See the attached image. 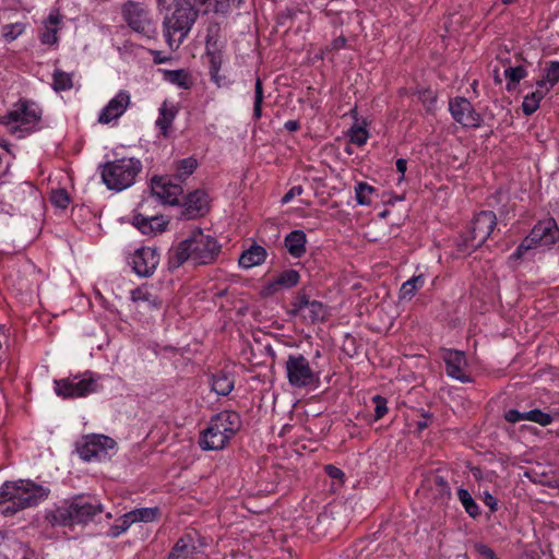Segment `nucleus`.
<instances>
[{"instance_id":"obj_35","label":"nucleus","mask_w":559,"mask_h":559,"mask_svg":"<svg viewBox=\"0 0 559 559\" xmlns=\"http://www.w3.org/2000/svg\"><path fill=\"white\" fill-rule=\"evenodd\" d=\"M198 166V162L193 157L180 159L175 165V177L179 180H185L193 174Z\"/></svg>"},{"instance_id":"obj_62","label":"nucleus","mask_w":559,"mask_h":559,"mask_svg":"<svg viewBox=\"0 0 559 559\" xmlns=\"http://www.w3.org/2000/svg\"><path fill=\"white\" fill-rule=\"evenodd\" d=\"M171 0H157L159 7L168 9Z\"/></svg>"},{"instance_id":"obj_24","label":"nucleus","mask_w":559,"mask_h":559,"mask_svg":"<svg viewBox=\"0 0 559 559\" xmlns=\"http://www.w3.org/2000/svg\"><path fill=\"white\" fill-rule=\"evenodd\" d=\"M307 237L305 231L296 229L285 237V247L294 258H300L306 252Z\"/></svg>"},{"instance_id":"obj_2","label":"nucleus","mask_w":559,"mask_h":559,"mask_svg":"<svg viewBox=\"0 0 559 559\" xmlns=\"http://www.w3.org/2000/svg\"><path fill=\"white\" fill-rule=\"evenodd\" d=\"M221 252V245L211 235L201 229H194L190 236L182 240L171 252L170 263L180 266L187 261L194 264H210L214 262Z\"/></svg>"},{"instance_id":"obj_60","label":"nucleus","mask_w":559,"mask_h":559,"mask_svg":"<svg viewBox=\"0 0 559 559\" xmlns=\"http://www.w3.org/2000/svg\"><path fill=\"white\" fill-rule=\"evenodd\" d=\"M298 128H299V123L296 120H288L285 122V129L290 132L298 130Z\"/></svg>"},{"instance_id":"obj_16","label":"nucleus","mask_w":559,"mask_h":559,"mask_svg":"<svg viewBox=\"0 0 559 559\" xmlns=\"http://www.w3.org/2000/svg\"><path fill=\"white\" fill-rule=\"evenodd\" d=\"M131 263L138 275L147 277L156 270L159 263V254L155 248L142 247L133 253Z\"/></svg>"},{"instance_id":"obj_4","label":"nucleus","mask_w":559,"mask_h":559,"mask_svg":"<svg viewBox=\"0 0 559 559\" xmlns=\"http://www.w3.org/2000/svg\"><path fill=\"white\" fill-rule=\"evenodd\" d=\"M240 416L236 412L224 411L212 417L206 429L200 437V447L207 451L225 448L229 440L240 429Z\"/></svg>"},{"instance_id":"obj_48","label":"nucleus","mask_w":559,"mask_h":559,"mask_svg":"<svg viewBox=\"0 0 559 559\" xmlns=\"http://www.w3.org/2000/svg\"><path fill=\"white\" fill-rule=\"evenodd\" d=\"M312 300H309V298L305 295H299L295 298L293 302L294 311L301 316L304 313V310Z\"/></svg>"},{"instance_id":"obj_37","label":"nucleus","mask_w":559,"mask_h":559,"mask_svg":"<svg viewBox=\"0 0 559 559\" xmlns=\"http://www.w3.org/2000/svg\"><path fill=\"white\" fill-rule=\"evenodd\" d=\"M52 87L57 92L71 90L73 87L72 74L56 70L52 74Z\"/></svg>"},{"instance_id":"obj_31","label":"nucleus","mask_w":559,"mask_h":559,"mask_svg":"<svg viewBox=\"0 0 559 559\" xmlns=\"http://www.w3.org/2000/svg\"><path fill=\"white\" fill-rule=\"evenodd\" d=\"M131 300L133 302L143 304L147 308H157L160 305L159 299L146 286L133 289L131 292Z\"/></svg>"},{"instance_id":"obj_42","label":"nucleus","mask_w":559,"mask_h":559,"mask_svg":"<svg viewBox=\"0 0 559 559\" xmlns=\"http://www.w3.org/2000/svg\"><path fill=\"white\" fill-rule=\"evenodd\" d=\"M526 420L533 421L543 427H546L552 423L554 417L548 413H545L540 409L535 408V409L526 412Z\"/></svg>"},{"instance_id":"obj_18","label":"nucleus","mask_w":559,"mask_h":559,"mask_svg":"<svg viewBox=\"0 0 559 559\" xmlns=\"http://www.w3.org/2000/svg\"><path fill=\"white\" fill-rule=\"evenodd\" d=\"M210 195L204 190L189 193L183 203V215L188 219L205 215L210 210Z\"/></svg>"},{"instance_id":"obj_49","label":"nucleus","mask_w":559,"mask_h":559,"mask_svg":"<svg viewBox=\"0 0 559 559\" xmlns=\"http://www.w3.org/2000/svg\"><path fill=\"white\" fill-rule=\"evenodd\" d=\"M210 71H221L223 57L219 52H209Z\"/></svg>"},{"instance_id":"obj_58","label":"nucleus","mask_w":559,"mask_h":559,"mask_svg":"<svg viewBox=\"0 0 559 559\" xmlns=\"http://www.w3.org/2000/svg\"><path fill=\"white\" fill-rule=\"evenodd\" d=\"M185 5H188L191 9L197 11V14L201 12V1L202 0H181Z\"/></svg>"},{"instance_id":"obj_52","label":"nucleus","mask_w":559,"mask_h":559,"mask_svg":"<svg viewBox=\"0 0 559 559\" xmlns=\"http://www.w3.org/2000/svg\"><path fill=\"white\" fill-rule=\"evenodd\" d=\"M210 75L212 81L218 86V87H225L229 85V81L219 73V71H210Z\"/></svg>"},{"instance_id":"obj_29","label":"nucleus","mask_w":559,"mask_h":559,"mask_svg":"<svg viewBox=\"0 0 559 559\" xmlns=\"http://www.w3.org/2000/svg\"><path fill=\"white\" fill-rule=\"evenodd\" d=\"M559 82V61H549L546 63L545 75L537 80L535 85L538 87H546L551 91L552 87Z\"/></svg>"},{"instance_id":"obj_57","label":"nucleus","mask_w":559,"mask_h":559,"mask_svg":"<svg viewBox=\"0 0 559 559\" xmlns=\"http://www.w3.org/2000/svg\"><path fill=\"white\" fill-rule=\"evenodd\" d=\"M346 45V38L344 36H338L334 38L331 43V48L334 50H340L344 48Z\"/></svg>"},{"instance_id":"obj_14","label":"nucleus","mask_w":559,"mask_h":559,"mask_svg":"<svg viewBox=\"0 0 559 559\" xmlns=\"http://www.w3.org/2000/svg\"><path fill=\"white\" fill-rule=\"evenodd\" d=\"M452 118L464 128H478L481 124V116L474 109L465 97H455L449 103Z\"/></svg>"},{"instance_id":"obj_53","label":"nucleus","mask_w":559,"mask_h":559,"mask_svg":"<svg viewBox=\"0 0 559 559\" xmlns=\"http://www.w3.org/2000/svg\"><path fill=\"white\" fill-rule=\"evenodd\" d=\"M483 500H484V503L487 507H489V509L491 511H496L498 509V501H497V499L491 493H489L488 491L484 492Z\"/></svg>"},{"instance_id":"obj_19","label":"nucleus","mask_w":559,"mask_h":559,"mask_svg":"<svg viewBox=\"0 0 559 559\" xmlns=\"http://www.w3.org/2000/svg\"><path fill=\"white\" fill-rule=\"evenodd\" d=\"M447 374L461 382H468L469 377L466 374V358L463 352L448 349L443 355Z\"/></svg>"},{"instance_id":"obj_41","label":"nucleus","mask_w":559,"mask_h":559,"mask_svg":"<svg viewBox=\"0 0 559 559\" xmlns=\"http://www.w3.org/2000/svg\"><path fill=\"white\" fill-rule=\"evenodd\" d=\"M133 523H135V522H134V520H133V518H132L130 512L123 514L122 516H120L118 519L117 523L110 527L111 536L118 537L119 535H121L122 533L128 531V528Z\"/></svg>"},{"instance_id":"obj_32","label":"nucleus","mask_w":559,"mask_h":559,"mask_svg":"<svg viewBox=\"0 0 559 559\" xmlns=\"http://www.w3.org/2000/svg\"><path fill=\"white\" fill-rule=\"evenodd\" d=\"M234 389V380L230 376L219 372L212 377V390L217 394L225 396Z\"/></svg>"},{"instance_id":"obj_6","label":"nucleus","mask_w":559,"mask_h":559,"mask_svg":"<svg viewBox=\"0 0 559 559\" xmlns=\"http://www.w3.org/2000/svg\"><path fill=\"white\" fill-rule=\"evenodd\" d=\"M197 11L185 5L181 1L174 13L164 21L166 41L171 50L182 44L197 20Z\"/></svg>"},{"instance_id":"obj_20","label":"nucleus","mask_w":559,"mask_h":559,"mask_svg":"<svg viewBox=\"0 0 559 559\" xmlns=\"http://www.w3.org/2000/svg\"><path fill=\"white\" fill-rule=\"evenodd\" d=\"M299 280L298 271L293 269L284 270L264 285L263 294L271 296L281 290L293 288L299 283Z\"/></svg>"},{"instance_id":"obj_25","label":"nucleus","mask_w":559,"mask_h":559,"mask_svg":"<svg viewBox=\"0 0 559 559\" xmlns=\"http://www.w3.org/2000/svg\"><path fill=\"white\" fill-rule=\"evenodd\" d=\"M194 552V540L191 535H186L176 543L168 559H193Z\"/></svg>"},{"instance_id":"obj_9","label":"nucleus","mask_w":559,"mask_h":559,"mask_svg":"<svg viewBox=\"0 0 559 559\" xmlns=\"http://www.w3.org/2000/svg\"><path fill=\"white\" fill-rule=\"evenodd\" d=\"M41 117V110L33 102H19L3 117V123L12 131H29L35 128Z\"/></svg>"},{"instance_id":"obj_33","label":"nucleus","mask_w":559,"mask_h":559,"mask_svg":"<svg viewBox=\"0 0 559 559\" xmlns=\"http://www.w3.org/2000/svg\"><path fill=\"white\" fill-rule=\"evenodd\" d=\"M507 90L513 91L523 79L527 76V70L523 66L509 67L504 70Z\"/></svg>"},{"instance_id":"obj_17","label":"nucleus","mask_w":559,"mask_h":559,"mask_svg":"<svg viewBox=\"0 0 559 559\" xmlns=\"http://www.w3.org/2000/svg\"><path fill=\"white\" fill-rule=\"evenodd\" d=\"M131 103V95L128 91H119L102 109L98 116L100 123H110L111 121L120 118L127 110Z\"/></svg>"},{"instance_id":"obj_21","label":"nucleus","mask_w":559,"mask_h":559,"mask_svg":"<svg viewBox=\"0 0 559 559\" xmlns=\"http://www.w3.org/2000/svg\"><path fill=\"white\" fill-rule=\"evenodd\" d=\"M62 24V15L58 10H52L43 23L39 40L43 45H56L58 43V31Z\"/></svg>"},{"instance_id":"obj_36","label":"nucleus","mask_w":559,"mask_h":559,"mask_svg":"<svg viewBox=\"0 0 559 559\" xmlns=\"http://www.w3.org/2000/svg\"><path fill=\"white\" fill-rule=\"evenodd\" d=\"M326 314V309L322 302L312 300L309 306H307L304 310L301 317L306 320H310L311 322L321 321L324 319Z\"/></svg>"},{"instance_id":"obj_44","label":"nucleus","mask_w":559,"mask_h":559,"mask_svg":"<svg viewBox=\"0 0 559 559\" xmlns=\"http://www.w3.org/2000/svg\"><path fill=\"white\" fill-rule=\"evenodd\" d=\"M348 136L352 143L361 146L367 142L369 134L365 127L356 124L348 131Z\"/></svg>"},{"instance_id":"obj_8","label":"nucleus","mask_w":559,"mask_h":559,"mask_svg":"<svg viewBox=\"0 0 559 559\" xmlns=\"http://www.w3.org/2000/svg\"><path fill=\"white\" fill-rule=\"evenodd\" d=\"M100 376L85 372L55 381V392L63 399L83 397L99 390Z\"/></svg>"},{"instance_id":"obj_12","label":"nucleus","mask_w":559,"mask_h":559,"mask_svg":"<svg viewBox=\"0 0 559 559\" xmlns=\"http://www.w3.org/2000/svg\"><path fill=\"white\" fill-rule=\"evenodd\" d=\"M122 13L127 24L135 33L147 38H152L156 34L155 22L143 4L128 2L123 5Z\"/></svg>"},{"instance_id":"obj_1","label":"nucleus","mask_w":559,"mask_h":559,"mask_svg":"<svg viewBox=\"0 0 559 559\" xmlns=\"http://www.w3.org/2000/svg\"><path fill=\"white\" fill-rule=\"evenodd\" d=\"M50 489L31 479L4 481L0 486V514L12 516L45 501Z\"/></svg>"},{"instance_id":"obj_47","label":"nucleus","mask_w":559,"mask_h":559,"mask_svg":"<svg viewBox=\"0 0 559 559\" xmlns=\"http://www.w3.org/2000/svg\"><path fill=\"white\" fill-rule=\"evenodd\" d=\"M372 402L374 403V419H381L388 412L386 400L380 395H374L372 397Z\"/></svg>"},{"instance_id":"obj_61","label":"nucleus","mask_w":559,"mask_h":559,"mask_svg":"<svg viewBox=\"0 0 559 559\" xmlns=\"http://www.w3.org/2000/svg\"><path fill=\"white\" fill-rule=\"evenodd\" d=\"M480 552H481V554H483L487 559H498V558L496 557L495 552H493L491 549H489V548H487V547H485V546H483V547H481Z\"/></svg>"},{"instance_id":"obj_23","label":"nucleus","mask_w":559,"mask_h":559,"mask_svg":"<svg viewBox=\"0 0 559 559\" xmlns=\"http://www.w3.org/2000/svg\"><path fill=\"white\" fill-rule=\"evenodd\" d=\"M267 252L264 247L252 245L245 250L239 257L238 264L240 267L248 270L264 263Z\"/></svg>"},{"instance_id":"obj_40","label":"nucleus","mask_w":559,"mask_h":559,"mask_svg":"<svg viewBox=\"0 0 559 559\" xmlns=\"http://www.w3.org/2000/svg\"><path fill=\"white\" fill-rule=\"evenodd\" d=\"M134 522H153L156 520L158 514L157 508H141L130 511Z\"/></svg>"},{"instance_id":"obj_50","label":"nucleus","mask_w":559,"mask_h":559,"mask_svg":"<svg viewBox=\"0 0 559 559\" xmlns=\"http://www.w3.org/2000/svg\"><path fill=\"white\" fill-rule=\"evenodd\" d=\"M504 418L507 421L515 424L522 420H526V412H519L516 409H510L506 413Z\"/></svg>"},{"instance_id":"obj_63","label":"nucleus","mask_w":559,"mask_h":559,"mask_svg":"<svg viewBox=\"0 0 559 559\" xmlns=\"http://www.w3.org/2000/svg\"><path fill=\"white\" fill-rule=\"evenodd\" d=\"M223 294H224V290H221V292H219V293H217L216 295H218V296H223Z\"/></svg>"},{"instance_id":"obj_55","label":"nucleus","mask_w":559,"mask_h":559,"mask_svg":"<svg viewBox=\"0 0 559 559\" xmlns=\"http://www.w3.org/2000/svg\"><path fill=\"white\" fill-rule=\"evenodd\" d=\"M431 423V417L429 414H423L421 419L416 423V427L419 431L425 430L429 427Z\"/></svg>"},{"instance_id":"obj_59","label":"nucleus","mask_w":559,"mask_h":559,"mask_svg":"<svg viewBox=\"0 0 559 559\" xmlns=\"http://www.w3.org/2000/svg\"><path fill=\"white\" fill-rule=\"evenodd\" d=\"M153 60L155 63L160 64L169 60L167 57H162L159 51H152Z\"/></svg>"},{"instance_id":"obj_46","label":"nucleus","mask_w":559,"mask_h":559,"mask_svg":"<svg viewBox=\"0 0 559 559\" xmlns=\"http://www.w3.org/2000/svg\"><path fill=\"white\" fill-rule=\"evenodd\" d=\"M50 200L59 209H66L70 203L69 194L63 189L52 191Z\"/></svg>"},{"instance_id":"obj_10","label":"nucleus","mask_w":559,"mask_h":559,"mask_svg":"<svg viewBox=\"0 0 559 559\" xmlns=\"http://www.w3.org/2000/svg\"><path fill=\"white\" fill-rule=\"evenodd\" d=\"M117 449V442L105 435H88L83 438L78 449L79 455L86 462L109 459Z\"/></svg>"},{"instance_id":"obj_45","label":"nucleus","mask_w":559,"mask_h":559,"mask_svg":"<svg viewBox=\"0 0 559 559\" xmlns=\"http://www.w3.org/2000/svg\"><path fill=\"white\" fill-rule=\"evenodd\" d=\"M25 31V26L22 23L8 24L2 27V35L7 41H13L21 36Z\"/></svg>"},{"instance_id":"obj_51","label":"nucleus","mask_w":559,"mask_h":559,"mask_svg":"<svg viewBox=\"0 0 559 559\" xmlns=\"http://www.w3.org/2000/svg\"><path fill=\"white\" fill-rule=\"evenodd\" d=\"M304 192V189L301 186H294L292 187L288 192L282 198V203L287 204L289 203L295 197L300 195Z\"/></svg>"},{"instance_id":"obj_56","label":"nucleus","mask_w":559,"mask_h":559,"mask_svg":"<svg viewBox=\"0 0 559 559\" xmlns=\"http://www.w3.org/2000/svg\"><path fill=\"white\" fill-rule=\"evenodd\" d=\"M396 169L401 174L399 181H402L404 179V175L407 169V160L404 158H399L396 160Z\"/></svg>"},{"instance_id":"obj_22","label":"nucleus","mask_w":559,"mask_h":559,"mask_svg":"<svg viewBox=\"0 0 559 559\" xmlns=\"http://www.w3.org/2000/svg\"><path fill=\"white\" fill-rule=\"evenodd\" d=\"M168 221L164 216H144L135 214L133 225L145 235H156L166 229Z\"/></svg>"},{"instance_id":"obj_3","label":"nucleus","mask_w":559,"mask_h":559,"mask_svg":"<svg viewBox=\"0 0 559 559\" xmlns=\"http://www.w3.org/2000/svg\"><path fill=\"white\" fill-rule=\"evenodd\" d=\"M103 506L83 497H76L71 501H64L46 511V520L52 526H73L86 524L95 515L103 512Z\"/></svg>"},{"instance_id":"obj_27","label":"nucleus","mask_w":559,"mask_h":559,"mask_svg":"<svg viewBox=\"0 0 559 559\" xmlns=\"http://www.w3.org/2000/svg\"><path fill=\"white\" fill-rule=\"evenodd\" d=\"M178 109L174 103L165 100L158 112L156 126L162 130L163 134L166 135L173 121L177 116Z\"/></svg>"},{"instance_id":"obj_15","label":"nucleus","mask_w":559,"mask_h":559,"mask_svg":"<svg viewBox=\"0 0 559 559\" xmlns=\"http://www.w3.org/2000/svg\"><path fill=\"white\" fill-rule=\"evenodd\" d=\"M151 191L153 197L162 203L174 205L178 203L182 187L173 183L168 177H154L151 181Z\"/></svg>"},{"instance_id":"obj_11","label":"nucleus","mask_w":559,"mask_h":559,"mask_svg":"<svg viewBox=\"0 0 559 559\" xmlns=\"http://www.w3.org/2000/svg\"><path fill=\"white\" fill-rule=\"evenodd\" d=\"M558 236L559 228L554 219L539 222L531 230L528 237L516 248L513 255L520 258L526 250L536 246H551L556 242Z\"/></svg>"},{"instance_id":"obj_54","label":"nucleus","mask_w":559,"mask_h":559,"mask_svg":"<svg viewBox=\"0 0 559 559\" xmlns=\"http://www.w3.org/2000/svg\"><path fill=\"white\" fill-rule=\"evenodd\" d=\"M325 472L330 477L335 478V479H342L343 475H344L340 468H337L333 465H326Z\"/></svg>"},{"instance_id":"obj_26","label":"nucleus","mask_w":559,"mask_h":559,"mask_svg":"<svg viewBox=\"0 0 559 559\" xmlns=\"http://www.w3.org/2000/svg\"><path fill=\"white\" fill-rule=\"evenodd\" d=\"M549 92L550 91L546 87H538L535 85V90L526 94L523 98L522 110L524 115L531 116L537 111L540 106V102Z\"/></svg>"},{"instance_id":"obj_38","label":"nucleus","mask_w":559,"mask_h":559,"mask_svg":"<svg viewBox=\"0 0 559 559\" xmlns=\"http://www.w3.org/2000/svg\"><path fill=\"white\" fill-rule=\"evenodd\" d=\"M457 497H459L461 503L463 504L465 511L472 518H476L477 515H479V507L474 501L473 497L471 496V493L466 489L460 488L457 490Z\"/></svg>"},{"instance_id":"obj_43","label":"nucleus","mask_w":559,"mask_h":559,"mask_svg":"<svg viewBox=\"0 0 559 559\" xmlns=\"http://www.w3.org/2000/svg\"><path fill=\"white\" fill-rule=\"evenodd\" d=\"M262 103H263V85L260 78L255 79L254 84V105H253V117L260 119L262 116Z\"/></svg>"},{"instance_id":"obj_28","label":"nucleus","mask_w":559,"mask_h":559,"mask_svg":"<svg viewBox=\"0 0 559 559\" xmlns=\"http://www.w3.org/2000/svg\"><path fill=\"white\" fill-rule=\"evenodd\" d=\"M164 79L173 85L183 90H189L193 80L189 71L180 70H163Z\"/></svg>"},{"instance_id":"obj_34","label":"nucleus","mask_w":559,"mask_h":559,"mask_svg":"<svg viewBox=\"0 0 559 559\" xmlns=\"http://www.w3.org/2000/svg\"><path fill=\"white\" fill-rule=\"evenodd\" d=\"M376 194V188L368 185L367 182H358L355 186V197L359 205H370L372 202V197Z\"/></svg>"},{"instance_id":"obj_13","label":"nucleus","mask_w":559,"mask_h":559,"mask_svg":"<svg viewBox=\"0 0 559 559\" xmlns=\"http://www.w3.org/2000/svg\"><path fill=\"white\" fill-rule=\"evenodd\" d=\"M497 225L496 214L491 211L478 213L471 225L468 237L465 240L464 251L474 250L480 247L491 235Z\"/></svg>"},{"instance_id":"obj_30","label":"nucleus","mask_w":559,"mask_h":559,"mask_svg":"<svg viewBox=\"0 0 559 559\" xmlns=\"http://www.w3.org/2000/svg\"><path fill=\"white\" fill-rule=\"evenodd\" d=\"M425 285V277L423 274L411 277L408 281L402 284L399 293L401 300H411L416 292Z\"/></svg>"},{"instance_id":"obj_5","label":"nucleus","mask_w":559,"mask_h":559,"mask_svg":"<svg viewBox=\"0 0 559 559\" xmlns=\"http://www.w3.org/2000/svg\"><path fill=\"white\" fill-rule=\"evenodd\" d=\"M142 170V163L135 157H122L100 166V176L109 190L123 191L134 185Z\"/></svg>"},{"instance_id":"obj_39","label":"nucleus","mask_w":559,"mask_h":559,"mask_svg":"<svg viewBox=\"0 0 559 559\" xmlns=\"http://www.w3.org/2000/svg\"><path fill=\"white\" fill-rule=\"evenodd\" d=\"M231 0H202L201 13H224L228 10Z\"/></svg>"},{"instance_id":"obj_7","label":"nucleus","mask_w":559,"mask_h":559,"mask_svg":"<svg viewBox=\"0 0 559 559\" xmlns=\"http://www.w3.org/2000/svg\"><path fill=\"white\" fill-rule=\"evenodd\" d=\"M286 378L294 389H316L320 383V372L302 354H290L285 361Z\"/></svg>"}]
</instances>
